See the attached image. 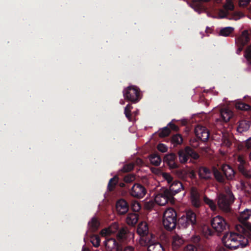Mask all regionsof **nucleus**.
Returning a JSON list of instances; mask_svg holds the SVG:
<instances>
[{"label": "nucleus", "mask_w": 251, "mask_h": 251, "mask_svg": "<svg viewBox=\"0 0 251 251\" xmlns=\"http://www.w3.org/2000/svg\"><path fill=\"white\" fill-rule=\"evenodd\" d=\"M248 240L243 236L234 233H226L222 238V242L225 247L235 250L244 248L248 244Z\"/></svg>", "instance_id": "1"}, {"label": "nucleus", "mask_w": 251, "mask_h": 251, "mask_svg": "<svg viewBox=\"0 0 251 251\" xmlns=\"http://www.w3.org/2000/svg\"><path fill=\"white\" fill-rule=\"evenodd\" d=\"M177 222V214L173 208H168L164 213L163 225L165 229L172 230L175 228Z\"/></svg>", "instance_id": "2"}, {"label": "nucleus", "mask_w": 251, "mask_h": 251, "mask_svg": "<svg viewBox=\"0 0 251 251\" xmlns=\"http://www.w3.org/2000/svg\"><path fill=\"white\" fill-rule=\"evenodd\" d=\"M177 155L179 163L183 164L187 163L190 158V162L192 161L191 159L197 160L199 158V154L189 146L179 149Z\"/></svg>", "instance_id": "3"}, {"label": "nucleus", "mask_w": 251, "mask_h": 251, "mask_svg": "<svg viewBox=\"0 0 251 251\" xmlns=\"http://www.w3.org/2000/svg\"><path fill=\"white\" fill-rule=\"evenodd\" d=\"M123 93L125 100L132 103H136L141 99L140 89L134 85H130L125 88Z\"/></svg>", "instance_id": "4"}, {"label": "nucleus", "mask_w": 251, "mask_h": 251, "mask_svg": "<svg viewBox=\"0 0 251 251\" xmlns=\"http://www.w3.org/2000/svg\"><path fill=\"white\" fill-rule=\"evenodd\" d=\"M234 196L230 190L226 192V194L219 195L218 200L219 207L223 211L227 212L230 211V205L233 202Z\"/></svg>", "instance_id": "5"}, {"label": "nucleus", "mask_w": 251, "mask_h": 251, "mask_svg": "<svg viewBox=\"0 0 251 251\" xmlns=\"http://www.w3.org/2000/svg\"><path fill=\"white\" fill-rule=\"evenodd\" d=\"M197 218L196 213L191 210H189L178 220V223L183 228H187L189 226L196 224Z\"/></svg>", "instance_id": "6"}, {"label": "nucleus", "mask_w": 251, "mask_h": 251, "mask_svg": "<svg viewBox=\"0 0 251 251\" xmlns=\"http://www.w3.org/2000/svg\"><path fill=\"white\" fill-rule=\"evenodd\" d=\"M231 135L228 132L220 131L219 133L213 135V139L222 147L228 148L231 145Z\"/></svg>", "instance_id": "7"}, {"label": "nucleus", "mask_w": 251, "mask_h": 251, "mask_svg": "<svg viewBox=\"0 0 251 251\" xmlns=\"http://www.w3.org/2000/svg\"><path fill=\"white\" fill-rule=\"evenodd\" d=\"M170 194L168 189H163L155 196L154 198L155 202L159 205H165L169 201L174 200L172 195Z\"/></svg>", "instance_id": "8"}, {"label": "nucleus", "mask_w": 251, "mask_h": 251, "mask_svg": "<svg viewBox=\"0 0 251 251\" xmlns=\"http://www.w3.org/2000/svg\"><path fill=\"white\" fill-rule=\"evenodd\" d=\"M159 243L156 236L151 232H149L140 238V244L142 246L147 247L148 251L151 246H154Z\"/></svg>", "instance_id": "9"}, {"label": "nucleus", "mask_w": 251, "mask_h": 251, "mask_svg": "<svg viewBox=\"0 0 251 251\" xmlns=\"http://www.w3.org/2000/svg\"><path fill=\"white\" fill-rule=\"evenodd\" d=\"M191 241L193 244H190L186 246L185 251H197L198 250L203 251V241L199 235H194L192 237Z\"/></svg>", "instance_id": "10"}, {"label": "nucleus", "mask_w": 251, "mask_h": 251, "mask_svg": "<svg viewBox=\"0 0 251 251\" xmlns=\"http://www.w3.org/2000/svg\"><path fill=\"white\" fill-rule=\"evenodd\" d=\"M145 187L139 183H135L129 190L130 195L135 198L141 199L146 195Z\"/></svg>", "instance_id": "11"}, {"label": "nucleus", "mask_w": 251, "mask_h": 251, "mask_svg": "<svg viewBox=\"0 0 251 251\" xmlns=\"http://www.w3.org/2000/svg\"><path fill=\"white\" fill-rule=\"evenodd\" d=\"M211 226L216 231L221 232L226 229L227 224L225 220L218 215L212 219Z\"/></svg>", "instance_id": "12"}, {"label": "nucleus", "mask_w": 251, "mask_h": 251, "mask_svg": "<svg viewBox=\"0 0 251 251\" xmlns=\"http://www.w3.org/2000/svg\"><path fill=\"white\" fill-rule=\"evenodd\" d=\"M202 195L200 190L196 187H192L190 189V200L193 205L199 207L201 205Z\"/></svg>", "instance_id": "13"}, {"label": "nucleus", "mask_w": 251, "mask_h": 251, "mask_svg": "<svg viewBox=\"0 0 251 251\" xmlns=\"http://www.w3.org/2000/svg\"><path fill=\"white\" fill-rule=\"evenodd\" d=\"M132 237V232H130L126 227L120 228L116 234L117 239L121 243H126Z\"/></svg>", "instance_id": "14"}, {"label": "nucleus", "mask_w": 251, "mask_h": 251, "mask_svg": "<svg viewBox=\"0 0 251 251\" xmlns=\"http://www.w3.org/2000/svg\"><path fill=\"white\" fill-rule=\"evenodd\" d=\"M164 161L170 169H177L179 167V164L177 160V156L175 153L166 154L164 158Z\"/></svg>", "instance_id": "15"}, {"label": "nucleus", "mask_w": 251, "mask_h": 251, "mask_svg": "<svg viewBox=\"0 0 251 251\" xmlns=\"http://www.w3.org/2000/svg\"><path fill=\"white\" fill-rule=\"evenodd\" d=\"M107 251H123V248L115 239L107 238L104 242Z\"/></svg>", "instance_id": "16"}, {"label": "nucleus", "mask_w": 251, "mask_h": 251, "mask_svg": "<svg viewBox=\"0 0 251 251\" xmlns=\"http://www.w3.org/2000/svg\"><path fill=\"white\" fill-rule=\"evenodd\" d=\"M250 40V32L248 30H243L240 35L236 39V44L239 46H244L247 44Z\"/></svg>", "instance_id": "17"}, {"label": "nucleus", "mask_w": 251, "mask_h": 251, "mask_svg": "<svg viewBox=\"0 0 251 251\" xmlns=\"http://www.w3.org/2000/svg\"><path fill=\"white\" fill-rule=\"evenodd\" d=\"M184 189V187L181 182L179 181L175 180L170 185L169 188L168 189V192L170 193V194L172 195L173 199H174V196L177 193L180 192L181 190Z\"/></svg>", "instance_id": "18"}, {"label": "nucleus", "mask_w": 251, "mask_h": 251, "mask_svg": "<svg viewBox=\"0 0 251 251\" xmlns=\"http://www.w3.org/2000/svg\"><path fill=\"white\" fill-rule=\"evenodd\" d=\"M116 207L117 212L121 215L125 214L129 209V205L127 202L123 199L117 201Z\"/></svg>", "instance_id": "19"}, {"label": "nucleus", "mask_w": 251, "mask_h": 251, "mask_svg": "<svg viewBox=\"0 0 251 251\" xmlns=\"http://www.w3.org/2000/svg\"><path fill=\"white\" fill-rule=\"evenodd\" d=\"M190 5L199 14L204 11V0H192Z\"/></svg>", "instance_id": "20"}, {"label": "nucleus", "mask_w": 251, "mask_h": 251, "mask_svg": "<svg viewBox=\"0 0 251 251\" xmlns=\"http://www.w3.org/2000/svg\"><path fill=\"white\" fill-rule=\"evenodd\" d=\"M136 231L138 234L140 236V238L149 233L150 232L148 224L145 222H141L138 225Z\"/></svg>", "instance_id": "21"}, {"label": "nucleus", "mask_w": 251, "mask_h": 251, "mask_svg": "<svg viewBox=\"0 0 251 251\" xmlns=\"http://www.w3.org/2000/svg\"><path fill=\"white\" fill-rule=\"evenodd\" d=\"M222 171L228 180H232L234 177L235 172L229 165L225 164L222 166Z\"/></svg>", "instance_id": "22"}, {"label": "nucleus", "mask_w": 251, "mask_h": 251, "mask_svg": "<svg viewBox=\"0 0 251 251\" xmlns=\"http://www.w3.org/2000/svg\"><path fill=\"white\" fill-rule=\"evenodd\" d=\"M241 223L242 225L236 226V228L239 232H242L245 235L248 236V233L251 232V224L248 222Z\"/></svg>", "instance_id": "23"}, {"label": "nucleus", "mask_w": 251, "mask_h": 251, "mask_svg": "<svg viewBox=\"0 0 251 251\" xmlns=\"http://www.w3.org/2000/svg\"><path fill=\"white\" fill-rule=\"evenodd\" d=\"M251 216V208H245L243 211H241L238 217V220L241 223L245 222L247 221Z\"/></svg>", "instance_id": "24"}, {"label": "nucleus", "mask_w": 251, "mask_h": 251, "mask_svg": "<svg viewBox=\"0 0 251 251\" xmlns=\"http://www.w3.org/2000/svg\"><path fill=\"white\" fill-rule=\"evenodd\" d=\"M250 127V122L246 120H241L239 122L237 130L239 133L246 132L249 130Z\"/></svg>", "instance_id": "25"}, {"label": "nucleus", "mask_w": 251, "mask_h": 251, "mask_svg": "<svg viewBox=\"0 0 251 251\" xmlns=\"http://www.w3.org/2000/svg\"><path fill=\"white\" fill-rule=\"evenodd\" d=\"M221 116L224 121L227 122L233 116V112L228 108H223L220 111Z\"/></svg>", "instance_id": "26"}, {"label": "nucleus", "mask_w": 251, "mask_h": 251, "mask_svg": "<svg viewBox=\"0 0 251 251\" xmlns=\"http://www.w3.org/2000/svg\"><path fill=\"white\" fill-rule=\"evenodd\" d=\"M138 221V215L135 213L128 214L126 218V223L131 226L135 225Z\"/></svg>", "instance_id": "27"}, {"label": "nucleus", "mask_w": 251, "mask_h": 251, "mask_svg": "<svg viewBox=\"0 0 251 251\" xmlns=\"http://www.w3.org/2000/svg\"><path fill=\"white\" fill-rule=\"evenodd\" d=\"M171 142L173 145V148L180 145L183 142V138L179 134H176L173 135L171 138Z\"/></svg>", "instance_id": "28"}, {"label": "nucleus", "mask_w": 251, "mask_h": 251, "mask_svg": "<svg viewBox=\"0 0 251 251\" xmlns=\"http://www.w3.org/2000/svg\"><path fill=\"white\" fill-rule=\"evenodd\" d=\"M184 243V240L178 235L173 236L172 247L174 250H177Z\"/></svg>", "instance_id": "29"}, {"label": "nucleus", "mask_w": 251, "mask_h": 251, "mask_svg": "<svg viewBox=\"0 0 251 251\" xmlns=\"http://www.w3.org/2000/svg\"><path fill=\"white\" fill-rule=\"evenodd\" d=\"M100 226V222L96 217L92 218L91 220L88 223V226L90 230L92 231H96Z\"/></svg>", "instance_id": "30"}, {"label": "nucleus", "mask_w": 251, "mask_h": 251, "mask_svg": "<svg viewBox=\"0 0 251 251\" xmlns=\"http://www.w3.org/2000/svg\"><path fill=\"white\" fill-rule=\"evenodd\" d=\"M234 30V28L231 26H227L222 28L219 31V35L223 36H228Z\"/></svg>", "instance_id": "31"}, {"label": "nucleus", "mask_w": 251, "mask_h": 251, "mask_svg": "<svg viewBox=\"0 0 251 251\" xmlns=\"http://www.w3.org/2000/svg\"><path fill=\"white\" fill-rule=\"evenodd\" d=\"M119 177L115 176L111 178L108 182L107 188L109 191H112L115 188L116 185L118 184Z\"/></svg>", "instance_id": "32"}, {"label": "nucleus", "mask_w": 251, "mask_h": 251, "mask_svg": "<svg viewBox=\"0 0 251 251\" xmlns=\"http://www.w3.org/2000/svg\"><path fill=\"white\" fill-rule=\"evenodd\" d=\"M150 160L152 165L156 166H159L161 162L160 157L155 153L151 154L150 155Z\"/></svg>", "instance_id": "33"}, {"label": "nucleus", "mask_w": 251, "mask_h": 251, "mask_svg": "<svg viewBox=\"0 0 251 251\" xmlns=\"http://www.w3.org/2000/svg\"><path fill=\"white\" fill-rule=\"evenodd\" d=\"M119 228V225L117 223L114 222L112 223L106 230L107 234H111L118 232Z\"/></svg>", "instance_id": "34"}, {"label": "nucleus", "mask_w": 251, "mask_h": 251, "mask_svg": "<svg viewBox=\"0 0 251 251\" xmlns=\"http://www.w3.org/2000/svg\"><path fill=\"white\" fill-rule=\"evenodd\" d=\"M204 133V127L200 125H198L195 128V134L198 139H200L202 141L201 137L203 136Z\"/></svg>", "instance_id": "35"}, {"label": "nucleus", "mask_w": 251, "mask_h": 251, "mask_svg": "<svg viewBox=\"0 0 251 251\" xmlns=\"http://www.w3.org/2000/svg\"><path fill=\"white\" fill-rule=\"evenodd\" d=\"M235 107L237 109L244 111L249 110L251 108V107L249 105L241 102H237L235 104Z\"/></svg>", "instance_id": "36"}, {"label": "nucleus", "mask_w": 251, "mask_h": 251, "mask_svg": "<svg viewBox=\"0 0 251 251\" xmlns=\"http://www.w3.org/2000/svg\"><path fill=\"white\" fill-rule=\"evenodd\" d=\"M133 107L132 106L131 104H128L125 108L124 113L126 116V117L128 119L129 121H132V116L131 114V110L132 109Z\"/></svg>", "instance_id": "37"}, {"label": "nucleus", "mask_w": 251, "mask_h": 251, "mask_svg": "<svg viewBox=\"0 0 251 251\" xmlns=\"http://www.w3.org/2000/svg\"><path fill=\"white\" fill-rule=\"evenodd\" d=\"M213 174L216 179L220 182H224L225 178L221 173L216 169L214 168L213 170Z\"/></svg>", "instance_id": "38"}, {"label": "nucleus", "mask_w": 251, "mask_h": 251, "mask_svg": "<svg viewBox=\"0 0 251 251\" xmlns=\"http://www.w3.org/2000/svg\"><path fill=\"white\" fill-rule=\"evenodd\" d=\"M244 16L245 15L241 11H235L232 14L231 17L230 18V19L237 21L244 17Z\"/></svg>", "instance_id": "39"}, {"label": "nucleus", "mask_w": 251, "mask_h": 251, "mask_svg": "<svg viewBox=\"0 0 251 251\" xmlns=\"http://www.w3.org/2000/svg\"><path fill=\"white\" fill-rule=\"evenodd\" d=\"M148 251H165V249L162 245L159 243L150 247Z\"/></svg>", "instance_id": "40"}, {"label": "nucleus", "mask_w": 251, "mask_h": 251, "mask_svg": "<svg viewBox=\"0 0 251 251\" xmlns=\"http://www.w3.org/2000/svg\"><path fill=\"white\" fill-rule=\"evenodd\" d=\"M170 132V129L168 127H165L159 132V136L160 137H165L168 136Z\"/></svg>", "instance_id": "41"}, {"label": "nucleus", "mask_w": 251, "mask_h": 251, "mask_svg": "<svg viewBox=\"0 0 251 251\" xmlns=\"http://www.w3.org/2000/svg\"><path fill=\"white\" fill-rule=\"evenodd\" d=\"M100 238L97 236H94L91 238V242L95 247H98L100 245Z\"/></svg>", "instance_id": "42"}, {"label": "nucleus", "mask_w": 251, "mask_h": 251, "mask_svg": "<svg viewBox=\"0 0 251 251\" xmlns=\"http://www.w3.org/2000/svg\"><path fill=\"white\" fill-rule=\"evenodd\" d=\"M134 168V165L132 163H129L125 165L121 171L124 173H127L131 171Z\"/></svg>", "instance_id": "43"}, {"label": "nucleus", "mask_w": 251, "mask_h": 251, "mask_svg": "<svg viewBox=\"0 0 251 251\" xmlns=\"http://www.w3.org/2000/svg\"><path fill=\"white\" fill-rule=\"evenodd\" d=\"M205 203L209 205L212 210H215L216 208V206L213 201L206 198L205 197Z\"/></svg>", "instance_id": "44"}, {"label": "nucleus", "mask_w": 251, "mask_h": 251, "mask_svg": "<svg viewBox=\"0 0 251 251\" xmlns=\"http://www.w3.org/2000/svg\"><path fill=\"white\" fill-rule=\"evenodd\" d=\"M224 7L225 9L226 10H228V11L233 10L234 8L233 2H229H229L226 1V3L224 5Z\"/></svg>", "instance_id": "45"}, {"label": "nucleus", "mask_w": 251, "mask_h": 251, "mask_svg": "<svg viewBox=\"0 0 251 251\" xmlns=\"http://www.w3.org/2000/svg\"><path fill=\"white\" fill-rule=\"evenodd\" d=\"M141 208L140 204L137 201L134 202L131 204V209L134 212H138Z\"/></svg>", "instance_id": "46"}, {"label": "nucleus", "mask_w": 251, "mask_h": 251, "mask_svg": "<svg viewBox=\"0 0 251 251\" xmlns=\"http://www.w3.org/2000/svg\"><path fill=\"white\" fill-rule=\"evenodd\" d=\"M163 177L170 185L173 182V177L168 173H164Z\"/></svg>", "instance_id": "47"}, {"label": "nucleus", "mask_w": 251, "mask_h": 251, "mask_svg": "<svg viewBox=\"0 0 251 251\" xmlns=\"http://www.w3.org/2000/svg\"><path fill=\"white\" fill-rule=\"evenodd\" d=\"M157 149L162 152H165L168 150V147L164 144L160 143L157 146Z\"/></svg>", "instance_id": "48"}, {"label": "nucleus", "mask_w": 251, "mask_h": 251, "mask_svg": "<svg viewBox=\"0 0 251 251\" xmlns=\"http://www.w3.org/2000/svg\"><path fill=\"white\" fill-rule=\"evenodd\" d=\"M228 10H220L219 12L218 16L220 18L226 17L228 14Z\"/></svg>", "instance_id": "49"}, {"label": "nucleus", "mask_w": 251, "mask_h": 251, "mask_svg": "<svg viewBox=\"0 0 251 251\" xmlns=\"http://www.w3.org/2000/svg\"><path fill=\"white\" fill-rule=\"evenodd\" d=\"M244 56L247 59L251 58V45L246 50Z\"/></svg>", "instance_id": "50"}, {"label": "nucleus", "mask_w": 251, "mask_h": 251, "mask_svg": "<svg viewBox=\"0 0 251 251\" xmlns=\"http://www.w3.org/2000/svg\"><path fill=\"white\" fill-rule=\"evenodd\" d=\"M135 177L133 176H127L124 177V181L126 183H129L133 181Z\"/></svg>", "instance_id": "51"}, {"label": "nucleus", "mask_w": 251, "mask_h": 251, "mask_svg": "<svg viewBox=\"0 0 251 251\" xmlns=\"http://www.w3.org/2000/svg\"><path fill=\"white\" fill-rule=\"evenodd\" d=\"M244 165L245 164H239L238 169L243 175H246L245 173V171L246 169H245Z\"/></svg>", "instance_id": "52"}, {"label": "nucleus", "mask_w": 251, "mask_h": 251, "mask_svg": "<svg viewBox=\"0 0 251 251\" xmlns=\"http://www.w3.org/2000/svg\"><path fill=\"white\" fill-rule=\"evenodd\" d=\"M251 0H240L239 5L241 6H244L247 5Z\"/></svg>", "instance_id": "53"}, {"label": "nucleus", "mask_w": 251, "mask_h": 251, "mask_svg": "<svg viewBox=\"0 0 251 251\" xmlns=\"http://www.w3.org/2000/svg\"><path fill=\"white\" fill-rule=\"evenodd\" d=\"M245 146L248 149H251V137L246 141Z\"/></svg>", "instance_id": "54"}, {"label": "nucleus", "mask_w": 251, "mask_h": 251, "mask_svg": "<svg viewBox=\"0 0 251 251\" xmlns=\"http://www.w3.org/2000/svg\"><path fill=\"white\" fill-rule=\"evenodd\" d=\"M168 126H169L170 128L173 130L177 131L178 129V127L173 123H170L168 124Z\"/></svg>", "instance_id": "55"}, {"label": "nucleus", "mask_w": 251, "mask_h": 251, "mask_svg": "<svg viewBox=\"0 0 251 251\" xmlns=\"http://www.w3.org/2000/svg\"><path fill=\"white\" fill-rule=\"evenodd\" d=\"M245 183L242 181H241L239 184L237 185V188L238 189L243 190L245 188Z\"/></svg>", "instance_id": "56"}, {"label": "nucleus", "mask_w": 251, "mask_h": 251, "mask_svg": "<svg viewBox=\"0 0 251 251\" xmlns=\"http://www.w3.org/2000/svg\"><path fill=\"white\" fill-rule=\"evenodd\" d=\"M237 160L238 162L239 163V164H245L246 163L244 158L242 156H239Z\"/></svg>", "instance_id": "57"}, {"label": "nucleus", "mask_w": 251, "mask_h": 251, "mask_svg": "<svg viewBox=\"0 0 251 251\" xmlns=\"http://www.w3.org/2000/svg\"><path fill=\"white\" fill-rule=\"evenodd\" d=\"M123 251H135V249L132 246H127L123 250Z\"/></svg>", "instance_id": "58"}, {"label": "nucleus", "mask_w": 251, "mask_h": 251, "mask_svg": "<svg viewBox=\"0 0 251 251\" xmlns=\"http://www.w3.org/2000/svg\"><path fill=\"white\" fill-rule=\"evenodd\" d=\"M211 176V174L210 172L205 168V179L206 178H209Z\"/></svg>", "instance_id": "59"}, {"label": "nucleus", "mask_w": 251, "mask_h": 251, "mask_svg": "<svg viewBox=\"0 0 251 251\" xmlns=\"http://www.w3.org/2000/svg\"><path fill=\"white\" fill-rule=\"evenodd\" d=\"M202 172H204V167H201L199 172V176L201 178H204V175Z\"/></svg>", "instance_id": "60"}, {"label": "nucleus", "mask_w": 251, "mask_h": 251, "mask_svg": "<svg viewBox=\"0 0 251 251\" xmlns=\"http://www.w3.org/2000/svg\"><path fill=\"white\" fill-rule=\"evenodd\" d=\"M245 173L246 174V175H243L244 176H245L247 177H249V178L251 177V171L246 170Z\"/></svg>", "instance_id": "61"}, {"label": "nucleus", "mask_w": 251, "mask_h": 251, "mask_svg": "<svg viewBox=\"0 0 251 251\" xmlns=\"http://www.w3.org/2000/svg\"><path fill=\"white\" fill-rule=\"evenodd\" d=\"M205 31L208 33H211L213 31V29L211 27H207Z\"/></svg>", "instance_id": "62"}, {"label": "nucleus", "mask_w": 251, "mask_h": 251, "mask_svg": "<svg viewBox=\"0 0 251 251\" xmlns=\"http://www.w3.org/2000/svg\"><path fill=\"white\" fill-rule=\"evenodd\" d=\"M81 251H90L89 249L86 248L85 246L82 247Z\"/></svg>", "instance_id": "63"}, {"label": "nucleus", "mask_w": 251, "mask_h": 251, "mask_svg": "<svg viewBox=\"0 0 251 251\" xmlns=\"http://www.w3.org/2000/svg\"><path fill=\"white\" fill-rule=\"evenodd\" d=\"M119 186L121 187H124L125 186V184L124 182H121L119 183Z\"/></svg>", "instance_id": "64"}]
</instances>
